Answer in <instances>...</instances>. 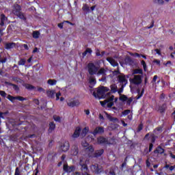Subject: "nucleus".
<instances>
[{
    "label": "nucleus",
    "instance_id": "obj_1",
    "mask_svg": "<svg viewBox=\"0 0 175 175\" xmlns=\"http://www.w3.org/2000/svg\"><path fill=\"white\" fill-rule=\"evenodd\" d=\"M109 91V89L106 87H100L97 90V93L94 92L93 95L95 96V98H98V99H100V98H105V94Z\"/></svg>",
    "mask_w": 175,
    "mask_h": 175
},
{
    "label": "nucleus",
    "instance_id": "obj_2",
    "mask_svg": "<svg viewBox=\"0 0 175 175\" xmlns=\"http://www.w3.org/2000/svg\"><path fill=\"white\" fill-rule=\"evenodd\" d=\"M67 106L68 107H79L80 106V100L75 98H69L66 100Z\"/></svg>",
    "mask_w": 175,
    "mask_h": 175
},
{
    "label": "nucleus",
    "instance_id": "obj_3",
    "mask_svg": "<svg viewBox=\"0 0 175 175\" xmlns=\"http://www.w3.org/2000/svg\"><path fill=\"white\" fill-rule=\"evenodd\" d=\"M12 13L13 14H15V16H17L18 17H19V18H21L22 20H24V18H25L24 14H23L21 12V7H20V5H15L13 7Z\"/></svg>",
    "mask_w": 175,
    "mask_h": 175
},
{
    "label": "nucleus",
    "instance_id": "obj_4",
    "mask_svg": "<svg viewBox=\"0 0 175 175\" xmlns=\"http://www.w3.org/2000/svg\"><path fill=\"white\" fill-rule=\"evenodd\" d=\"M114 100V96L111 95L109 96V97L104 100V101H100V103L103 107H111L114 105L113 103V100Z\"/></svg>",
    "mask_w": 175,
    "mask_h": 175
},
{
    "label": "nucleus",
    "instance_id": "obj_5",
    "mask_svg": "<svg viewBox=\"0 0 175 175\" xmlns=\"http://www.w3.org/2000/svg\"><path fill=\"white\" fill-rule=\"evenodd\" d=\"M128 79H129V75L125 76L124 75H121L118 76L119 83H121L122 84V88H124V87H125V85L128 84Z\"/></svg>",
    "mask_w": 175,
    "mask_h": 175
},
{
    "label": "nucleus",
    "instance_id": "obj_6",
    "mask_svg": "<svg viewBox=\"0 0 175 175\" xmlns=\"http://www.w3.org/2000/svg\"><path fill=\"white\" fill-rule=\"evenodd\" d=\"M88 70L90 75H96L98 73V67L94 64L90 63L88 65Z\"/></svg>",
    "mask_w": 175,
    "mask_h": 175
},
{
    "label": "nucleus",
    "instance_id": "obj_7",
    "mask_svg": "<svg viewBox=\"0 0 175 175\" xmlns=\"http://www.w3.org/2000/svg\"><path fill=\"white\" fill-rule=\"evenodd\" d=\"M130 82L132 84H140L142 83V76L135 75L133 79H130Z\"/></svg>",
    "mask_w": 175,
    "mask_h": 175
},
{
    "label": "nucleus",
    "instance_id": "obj_8",
    "mask_svg": "<svg viewBox=\"0 0 175 175\" xmlns=\"http://www.w3.org/2000/svg\"><path fill=\"white\" fill-rule=\"evenodd\" d=\"M116 57H107V61L110 63L111 66L116 67L118 65V62L116 61Z\"/></svg>",
    "mask_w": 175,
    "mask_h": 175
},
{
    "label": "nucleus",
    "instance_id": "obj_9",
    "mask_svg": "<svg viewBox=\"0 0 175 175\" xmlns=\"http://www.w3.org/2000/svg\"><path fill=\"white\" fill-rule=\"evenodd\" d=\"M8 98L9 99V100H10L11 102H14V100H21V101H23V100H25V98H24L22 96H16V97H14V96H12L10 95L8 96Z\"/></svg>",
    "mask_w": 175,
    "mask_h": 175
},
{
    "label": "nucleus",
    "instance_id": "obj_10",
    "mask_svg": "<svg viewBox=\"0 0 175 175\" xmlns=\"http://www.w3.org/2000/svg\"><path fill=\"white\" fill-rule=\"evenodd\" d=\"M69 142H66L64 144H62L60 149L62 150V151H63L64 152H66V151H68V150H69Z\"/></svg>",
    "mask_w": 175,
    "mask_h": 175
},
{
    "label": "nucleus",
    "instance_id": "obj_11",
    "mask_svg": "<svg viewBox=\"0 0 175 175\" xmlns=\"http://www.w3.org/2000/svg\"><path fill=\"white\" fill-rule=\"evenodd\" d=\"M81 132V128L80 127H77L75 129V131L74 132L72 135V137L74 139H76L80 136V133Z\"/></svg>",
    "mask_w": 175,
    "mask_h": 175
},
{
    "label": "nucleus",
    "instance_id": "obj_12",
    "mask_svg": "<svg viewBox=\"0 0 175 175\" xmlns=\"http://www.w3.org/2000/svg\"><path fill=\"white\" fill-rule=\"evenodd\" d=\"M1 23L0 25H1V27H3V25H5V24H9V21H8V18H6V16H5V15L1 14Z\"/></svg>",
    "mask_w": 175,
    "mask_h": 175
},
{
    "label": "nucleus",
    "instance_id": "obj_13",
    "mask_svg": "<svg viewBox=\"0 0 175 175\" xmlns=\"http://www.w3.org/2000/svg\"><path fill=\"white\" fill-rule=\"evenodd\" d=\"M105 132V130L103 127H97L95 129V130L93 132V135L95 136L98 135V133H103Z\"/></svg>",
    "mask_w": 175,
    "mask_h": 175
},
{
    "label": "nucleus",
    "instance_id": "obj_14",
    "mask_svg": "<svg viewBox=\"0 0 175 175\" xmlns=\"http://www.w3.org/2000/svg\"><path fill=\"white\" fill-rule=\"evenodd\" d=\"M73 170H75L74 167H69L66 164L64 165V172H67L68 173H70V172H73Z\"/></svg>",
    "mask_w": 175,
    "mask_h": 175
},
{
    "label": "nucleus",
    "instance_id": "obj_15",
    "mask_svg": "<svg viewBox=\"0 0 175 175\" xmlns=\"http://www.w3.org/2000/svg\"><path fill=\"white\" fill-rule=\"evenodd\" d=\"M107 72V70L105 68H100L98 71H97L96 75L97 76H100V75H106V72Z\"/></svg>",
    "mask_w": 175,
    "mask_h": 175
},
{
    "label": "nucleus",
    "instance_id": "obj_16",
    "mask_svg": "<svg viewBox=\"0 0 175 175\" xmlns=\"http://www.w3.org/2000/svg\"><path fill=\"white\" fill-rule=\"evenodd\" d=\"M46 94L49 98H54L55 96V90H49Z\"/></svg>",
    "mask_w": 175,
    "mask_h": 175
},
{
    "label": "nucleus",
    "instance_id": "obj_17",
    "mask_svg": "<svg viewBox=\"0 0 175 175\" xmlns=\"http://www.w3.org/2000/svg\"><path fill=\"white\" fill-rule=\"evenodd\" d=\"M89 131H90V128L89 127H85L82 131L81 136H82V137H84V136H85V135H87V133L89 132Z\"/></svg>",
    "mask_w": 175,
    "mask_h": 175
},
{
    "label": "nucleus",
    "instance_id": "obj_18",
    "mask_svg": "<svg viewBox=\"0 0 175 175\" xmlns=\"http://www.w3.org/2000/svg\"><path fill=\"white\" fill-rule=\"evenodd\" d=\"M105 114L107 115V117L109 121H113V122H116V121H118V119L116 118H113L111 116L107 114V113L105 112Z\"/></svg>",
    "mask_w": 175,
    "mask_h": 175
},
{
    "label": "nucleus",
    "instance_id": "obj_19",
    "mask_svg": "<svg viewBox=\"0 0 175 175\" xmlns=\"http://www.w3.org/2000/svg\"><path fill=\"white\" fill-rule=\"evenodd\" d=\"M107 142V139L106 138H104L102 137L98 138V144H103V143H106Z\"/></svg>",
    "mask_w": 175,
    "mask_h": 175
},
{
    "label": "nucleus",
    "instance_id": "obj_20",
    "mask_svg": "<svg viewBox=\"0 0 175 175\" xmlns=\"http://www.w3.org/2000/svg\"><path fill=\"white\" fill-rule=\"evenodd\" d=\"M143 70L142 69H135L133 70V75H142Z\"/></svg>",
    "mask_w": 175,
    "mask_h": 175
},
{
    "label": "nucleus",
    "instance_id": "obj_21",
    "mask_svg": "<svg viewBox=\"0 0 175 175\" xmlns=\"http://www.w3.org/2000/svg\"><path fill=\"white\" fill-rule=\"evenodd\" d=\"M91 170L92 172H95V173H99V170L98 168V165H92L91 166Z\"/></svg>",
    "mask_w": 175,
    "mask_h": 175
},
{
    "label": "nucleus",
    "instance_id": "obj_22",
    "mask_svg": "<svg viewBox=\"0 0 175 175\" xmlns=\"http://www.w3.org/2000/svg\"><path fill=\"white\" fill-rule=\"evenodd\" d=\"M89 83L92 84V85H95V84H96V79L92 77L89 79Z\"/></svg>",
    "mask_w": 175,
    "mask_h": 175
},
{
    "label": "nucleus",
    "instance_id": "obj_23",
    "mask_svg": "<svg viewBox=\"0 0 175 175\" xmlns=\"http://www.w3.org/2000/svg\"><path fill=\"white\" fill-rule=\"evenodd\" d=\"M82 10H83V12L88 13L90 12V6L87 4H85L83 5Z\"/></svg>",
    "mask_w": 175,
    "mask_h": 175
},
{
    "label": "nucleus",
    "instance_id": "obj_24",
    "mask_svg": "<svg viewBox=\"0 0 175 175\" xmlns=\"http://www.w3.org/2000/svg\"><path fill=\"white\" fill-rule=\"evenodd\" d=\"M92 50L90 48H88L85 52L83 53V57H85L87 54H92Z\"/></svg>",
    "mask_w": 175,
    "mask_h": 175
},
{
    "label": "nucleus",
    "instance_id": "obj_25",
    "mask_svg": "<svg viewBox=\"0 0 175 175\" xmlns=\"http://www.w3.org/2000/svg\"><path fill=\"white\" fill-rule=\"evenodd\" d=\"M16 46V44L13 42L12 43H8L5 44V49H13V47H14Z\"/></svg>",
    "mask_w": 175,
    "mask_h": 175
},
{
    "label": "nucleus",
    "instance_id": "obj_26",
    "mask_svg": "<svg viewBox=\"0 0 175 175\" xmlns=\"http://www.w3.org/2000/svg\"><path fill=\"white\" fill-rule=\"evenodd\" d=\"M165 150L161 147H158L155 150V152H157V154H163Z\"/></svg>",
    "mask_w": 175,
    "mask_h": 175
},
{
    "label": "nucleus",
    "instance_id": "obj_27",
    "mask_svg": "<svg viewBox=\"0 0 175 175\" xmlns=\"http://www.w3.org/2000/svg\"><path fill=\"white\" fill-rule=\"evenodd\" d=\"M141 65H142L144 72H147V64L144 60L141 61Z\"/></svg>",
    "mask_w": 175,
    "mask_h": 175
},
{
    "label": "nucleus",
    "instance_id": "obj_28",
    "mask_svg": "<svg viewBox=\"0 0 175 175\" xmlns=\"http://www.w3.org/2000/svg\"><path fill=\"white\" fill-rule=\"evenodd\" d=\"M129 113H131L130 109L124 110V111L122 112V115L120 116V117H122V116L125 117V116H128Z\"/></svg>",
    "mask_w": 175,
    "mask_h": 175
},
{
    "label": "nucleus",
    "instance_id": "obj_29",
    "mask_svg": "<svg viewBox=\"0 0 175 175\" xmlns=\"http://www.w3.org/2000/svg\"><path fill=\"white\" fill-rule=\"evenodd\" d=\"M48 84H49V85H55V84H57V81L49 79L48 80Z\"/></svg>",
    "mask_w": 175,
    "mask_h": 175
},
{
    "label": "nucleus",
    "instance_id": "obj_30",
    "mask_svg": "<svg viewBox=\"0 0 175 175\" xmlns=\"http://www.w3.org/2000/svg\"><path fill=\"white\" fill-rule=\"evenodd\" d=\"M40 36V33H39V31L33 32V38H34L35 39H38V38H39Z\"/></svg>",
    "mask_w": 175,
    "mask_h": 175
},
{
    "label": "nucleus",
    "instance_id": "obj_31",
    "mask_svg": "<svg viewBox=\"0 0 175 175\" xmlns=\"http://www.w3.org/2000/svg\"><path fill=\"white\" fill-rule=\"evenodd\" d=\"M25 62H27V60L25 59H21L18 61V65L24 66V65H25Z\"/></svg>",
    "mask_w": 175,
    "mask_h": 175
},
{
    "label": "nucleus",
    "instance_id": "obj_32",
    "mask_svg": "<svg viewBox=\"0 0 175 175\" xmlns=\"http://www.w3.org/2000/svg\"><path fill=\"white\" fill-rule=\"evenodd\" d=\"M55 129V124L53 122H51L49 124V131L51 132V131H54Z\"/></svg>",
    "mask_w": 175,
    "mask_h": 175
},
{
    "label": "nucleus",
    "instance_id": "obj_33",
    "mask_svg": "<svg viewBox=\"0 0 175 175\" xmlns=\"http://www.w3.org/2000/svg\"><path fill=\"white\" fill-rule=\"evenodd\" d=\"M53 119L56 122H61V117L57 116V115H55L53 116Z\"/></svg>",
    "mask_w": 175,
    "mask_h": 175
},
{
    "label": "nucleus",
    "instance_id": "obj_34",
    "mask_svg": "<svg viewBox=\"0 0 175 175\" xmlns=\"http://www.w3.org/2000/svg\"><path fill=\"white\" fill-rule=\"evenodd\" d=\"M111 91L112 92H117V85H111Z\"/></svg>",
    "mask_w": 175,
    "mask_h": 175
},
{
    "label": "nucleus",
    "instance_id": "obj_35",
    "mask_svg": "<svg viewBox=\"0 0 175 175\" xmlns=\"http://www.w3.org/2000/svg\"><path fill=\"white\" fill-rule=\"evenodd\" d=\"M103 154V150H100L96 152L95 157H100Z\"/></svg>",
    "mask_w": 175,
    "mask_h": 175
},
{
    "label": "nucleus",
    "instance_id": "obj_36",
    "mask_svg": "<svg viewBox=\"0 0 175 175\" xmlns=\"http://www.w3.org/2000/svg\"><path fill=\"white\" fill-rule=\"evenodd\" d=\"M127 99H128V97H126V96L125 95H121L120 96V100H122V102H125V100H127Z\"/></svg>",
    "mask_w": 175,
    "mask_h": 175
},
{
    "label": "nucleus",
    "instance_id": "obj_37",
    "mask_svg": "<svg viewBox=\"0 0 175 175\" xmlns=\"http://www.w3.org/2000/svg\"><path fill=\"white\" fill-rule=\"evenodd\" d=\"M86 151H88V152H94V148L92 146H90L86 148Z\"/></svg>",
    "mask_w": 175,
    "mask_h": 175
},
{
    "label": "nucleus",
    "instance_id": "obj_38",
    "mask_svg": "<svg viewBox=\"0 0 175 175\" xmlns=\"http://www.w3.org/2000/svg\"><path fill=\"white\" fill-rule=\"evenodd\" d=\"M96 55H97V57H100V55H105V52H102V53L100 54V51L97 49L96 51Z\"/></svg>",
    "mask_w": 175,
    "mask_h": 175
},
{
    "label": "nucleus",
    "instance_id": "obj_39",
    "mask_svg": "<svg viewBox=\"0 0 175 175\" xmlns=\"http://www.w3.org/2000/svg\"><path fill=\"white\" fill-rule=\"evenodd\" d=\"M25 88H27V90H33V86H32V85L30 84H25Z\"/></svg>",
    "mask_w": 175,
    "mask_h": 175
},
{
    "label": "nucleus",
    "instance_id": "obj_40",
    "mask_svg": "<svg viewBox=\"0 0 175 175\" xmlns=\"http://www.w3.org/2000/svg\"><path fill=\"white\" fill-rule=\"evenodd\" d=\"M153 64H156V65H158L159 66L161 65V60L154 59Z\"/></svg>",
    "mask_w": 175,
    "mask_h": 175
},
{
    "label": "nucleus",
    "instance_id": "obj_41",
    "mask_svg": "<svg viewBox=\"0 0 175 175\" xmlns=\"http://www.w3.org/2000/svg\"><path fill=\"white\" fill-rule=\"evenodd\" d=\"M154 51L156 52V54H158V55H161V54H162L161 53V49H154Z\"/></svg>",
    "mask_w": 175,
    "mask_h": 175
},
{
    "label": "nucleus",
    "instance_id": "obj_42",
    "mask_svg": "<svg viewBox=\"0 0 175 175\" xmlns=\"http://www.w3.org/2000/svg\"><path fill=\"white\" fill-rule=\"evenodd\" d=\"M59 96H61V92H57L56 94V100H59Z\"/></svg>",
    "mask_w": 175,
    "mask_h": 175
},
{
    "label": "nucleus",
    "instance_id": "obj_43",
    "mask_svg": "<svg viewBox=\"0 0 175 175\" xmlns=\"http://www.w3.org/2000/svg\"><path fill=\"white\" fill-rule=\"evenodd\" d=\"M64 22L63 23H59L58 25H57V27H59V28H60V29H62V28H64Z\"/></svg>",
    "mask_w": 175,
    "mask_h": 175
},
{
    "label": "nucleus",
    "instance_id": "obj_44",
    "mask_svg": "<svg viewBox=\"0 0 175 175\" xmlns=\"http://www.w3.org/2000/svg\"><path fill=\"white\" fill-rule=\"evenodd\" d=\"M0 95L1 96L5 97V96H6V93L5 92H3V91H0Z\"/></svg>",
    "mask_w": 175,
    "mask_h": 175
},
{
    "label": "nucleus",
    "instance_id": "obj_45",
    "mask_svg": "<svg viewBox=\"0 0 175 175\" xmlns=\"http://www.w3.org/2000/svg\"><path fill=\"white\" fill-rule=\"evenodd\" d=\"M83 147H88V143L87 142H82Z\"/></svg>",
    "mask_w": 175,
    "mask_h": 175
},
{
    "label": "nucleus",
    "instance_id": "obj_46",
    "mask_svg": "<svg viewBox=\"0 0 175 175\" xmlns=\"http://www.w3.org/2000/svg\"><path fill=\"white\" fill-rule=\"evenodd\" d=\"M143 129V124H140L138 127V132H140Z\"/></svg>",
    "mask_w": 175,
    "mask_h": 175
},
{
    "label": "nucleus",
    "instance_id": "obj_47",
    "mask_svg": "<svg viewBox=\"0 0 175 175\" xmlns=\"http://www.w3.org/2000/svg\"><path fill=\"white\" fill-rule=\"evenodd\" d=\"M126 100H127V105H131V103H132V98H129Z\"/></svg>",
    "mask_w": 175,
    "mask_h": 175
},
{
    "label": "nucleus",
    "instance_id": "obj_48",
    "mask_svg": "<svg viewBox=\"0 0 175 175\" xmlns=\"http://www.w3.org/2000/svg\"><path fill=\"white\" fill-rule=\"evenodd\" d=\"M15 175H20V172L18 171V168L16 169Z\"/></svg>",
    "mask_w": 175,
    "mask_h": 175
},
{
    "label": "nucleus",
    "instance_id": "obj_49",
    "mask_svg": "<svg viewBox=\"0 0 175 175\" xmlns=\"http://www.w3.org/2000/svg\"><path fill=\"white\" fill-rule=\"evenodd\" d=\"M84 111H85V113L86 114V116H90V110L85 109Z\"/></svg>",
    "mask_w": 175,
    "mask_h": 175
},
{
    "label": "nucleus",
    "instance_id": "obj_50",
    "mask_svg": "<svg viewBox=\"0 0 175 175\" xmlns=\"http://www.w3.org/2000/svg\"><path fill=\"white\" fill-rule=\"evenodd\" d=\"M157 79H158V76L155 75L153 78V81L155 83L157 81Z\"/></svg>",
    "mask_w": 175,
    "mask_h": 175
},
{
    "label": "nucleus",
    "instance_id": "obj_51",
    "mask_svg": "<svg viewBox=\"0 0 175 175\" xmlns=\"http://www.w3.org/2000/svg\"><path fill=\"white\" fill-rule=\"evenodd\" d=\"M23 47H24V49H25V50H28V45H27V44H23Z\"/></svg>",
    "mask_w": 175,
    "mask_h": 175
},
{
    "label": "nucleus",
    "instance_id": "obj_52",
    "mask_svg": "<svg viewBox=\"0 0 175 175\" xmlns=\"http://www.w3.org/2000/svg\"><path fill=\"white\" fill-rule=\"evenodd\" d=\"M169 49L171 51H173V50H175L174 47L173 46H170Z\"/></svg>",
    "mask_w": 175,
    "mask_h": 175
},
{
    "label": "nucleus",
    "instance_id": "obj_53",
    "mask_svg": "<svg viewBox=\"0 0 175 175\" xmlns=\"http://www.w3.org/2000/svg\"><path fill=\"white\" fill-rule=\"evenodd\" d=\"M151 150H152V144H150L149 146V151H151Z\"/></svg>",
    "mask_w": 175,
    "mask_h": 175
},
{
    "label": "nucleus",
    "instance_id": "obj_54",
    "mask_svg": "<svg viewBox=\"0 0 175 175\" xmlns=\"http://www.w3.org/2000/svg\"><path fill=\"white\" fill-rule=\"evenodd\" d=\"M38 48H35L33 50V53H38Z\"/></svg>",
    "mask_w": 175,
    "mask_h": 175
},
{
    "label": "nucleus",
    "instance_id": "obj_55",
    "mask_svg": "<svg viewBox=\"0 0 175 175\" xmlns=\"http://www.w3.org/2000/svg\"><path fill=\"white\" fill-rule=\"evenodd\" d=\"M122 124L123 125V126H126V125H128L126 123H125V122L122 121Z\"/></svg>",
    "mask_w": 175,
    "mask_h": 175
},
{
    "label": "nucleus",
    "instance_id": "obj_56",
    "mask_svg": "<svg viewBox=\"0 0 175 175\" xmlns=\"http://www.w3.org/2000/svg\"><path fill=\"white\" fill-rule=\"evenodd\" d=\"M170 157H171V158H172L173 159H175V155L174 154H170Z\"/></svg>",
    "mask_w": 175,
    "mask_h": 175
},
{
    "label": "nucleus",
    "instance_id": "obj_57",
    "mask_svg": "<svg viewBox=\"0 0 175 175\" xmlns=\"http://www.w3.org/2000/svg\"><path fill=\"white\" fill-rule=\"evenodd\" d=\"M155 131H158L159 132H161V131H162V128L161 127L157 128Z\"/></svg>",
    "mask_w": 175,
    "mask_h": 175
},
{
    "label": "nucleus",
    "instance_id": "obj_58",
    "mask_svg": "<svg viewBox=\"0 0 175 175\" xmlns=\"http://www.w3.org/2000/svg\"><path fill=\"white\" fill-rule=\"evenodd\" d=\"M32 61V57L28 59L27 62L30 63Z\"/></svg>",
    "mask_w": 175,
    "mask_h": 175
},
{
    "label": "nucleus",
    "instance_id": "obj_59",
    "mask_svg": "<svg viewBox=\"0 0 175 175\" xmlns=\"http://www.w3.org/2000/svg\"><path fill=\"white\" fill-rule=\"evenodd\" d=\"M90 9L92 11L95 10V5L92 6Z\"/></svg>",
    "mask_w": 175,
    "mask_h": 175
},
{
    "label": "nucleus",
    "instance_id": "obj_60",
    "mask_svg": "<svg viewBox=\"0 0 175 175\" xmlns=\"http://www.w3.org/2000/svg\"><path fill=\"white\" fill-rule=\"evenodd\" d=\"M128 118L129 120H132V115L131 114L129 115Z\"/></svg>",
    "mask_w": 175,
    "mask_h": 175
},
{
    "label": "nucleus",
    "instance_id": "obj_61",
    "mask_svg": "<svg viewBox=\"0 0 175 175\" xmlns=\"http://www.w3.org/2000/svg\"><path fill=\"white\" fill-rule=\"evenodd\" d=\"M170 170H174V166L170 167Z\"/></svg>",
    "mask_w": 175,
    "mask_h": 175
},
{
    "label": "nucleus",
    "instance_id": "obj_62",
    "mask_svg": "<svg viewBox=\"0 0 175 175\" xmlns=\"http://www.w3.org/2000/svg\"><path fill=\"white\" fill-rule=\"evenodd\" d=\"M3 35V30L0 29V36H2Z\"/></svg>",
    "mask_w": 175,
    "mask_h": 175
},
{
    "label": "nucleus",
    "instance_id": "obj_63",
    "mask_svg": "<svg viewBox=\"0 0 175 175\" xmlns=\"http://www.w3.org/2000/svg\"><path fill=\"white\" fill-rule=\"evenodd\" d=\"M34 102L36 105H38L39 103V100H35Z\"/></svg>",
    "mask_w": 175,
    "mask_h": 175
},
{
    "label": "nucleus",
    "instance_id": "obj_64",
    "mask_svg": "<svg viewBox=\"0 0 175 175\" xmlns=\"http://www.w3.org/2000/svg\"><path fill=\"white\" fill-rule=\"evenodd\" d=\"M172 116H173V117H174V119H175V109H174V113H172Z\"/></svg>",
    "mask_w": 175,
    "mask_h": 175
}]
</instances>
